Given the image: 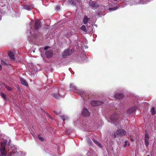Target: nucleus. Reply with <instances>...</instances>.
I'll list each match as a JSON object with an SVG mask.
<instances>
[{
	"label": "nucleus",
	"mask_w": 156,
	"mask_h": 156,
	"mask_svg": "<svg viewBox=\"0 0 156 156\" xmlns=\"http://www.w3.org/2000/svg\"><path fill=\"white\" fill-rule=\"evenodd\" d=\"M45 55L47 58H50L53 56V53L52 50H48L46 52Z\"/></svg>",
	"instance_id": "obj_8"
},
{
	"label": "nucleus",
	"mask_w": 156,
	"mask_h": 156,
	"mask_svg": "<svg viewBox=\"0 0 156 156\" xmlns=\"http://www.w3.org/2000/svg\"><path fill=\"white\" fill-rule=\"evenodd\" d=\"M9 55L11 59L12 60H14L15 59V56L13 52H10L9 53Z\"/></svg>",
	"instance_id": "obj_14"
},
{
	"label": "nucleus",
	"mask_w": 156,
	"mask_h": 156,
	"mask_svg": "<svg viewBox=\"0 0 156 156\" xmlns=\"http://www.w3.org/2000/svg\"><path fill=\"white\" fill-rule=\"evenodd\" d=\"M51 95L57 99H58L60 97H61V95L58 92V93H53L51 94Z\"/></svg>",
	"instance_id": "obj_11"
},
{
	"label": "nucleus",
	"mask_w": 156,
	"mask_h": 156,
	"mask_svg": "<svg viewBox=\"0 0 156 156\" xmlns=\"http://www.w3.org/2000/svg\"><path fill=\"white\" fill-rule=\"evenodd\" d=\"M70 87L74 92H78L81 97L83 98L84 100H86L90 98V94H89L87 93H85L81 90L78 89L77 87L75 86V85L73 84H70Z\"/></svg>",
	"instance_id": "obj_2"
},
{
	"label": "nucleus",
	"mask_w": 156,
	"mask_h": 156,
	"mask_svg": "<svg viewBox=\"0 0 156 156\" xmlns=\"http://www.w3.org/2000/svg\"><path fill=\"white\" fill-rule=\"evenodd\" d=\"M149 138L148 135V132L147 131H146L145 132V139L144 140H148Z\"/></svg>",
	"instance_id": "obj_17"
},
{
	"label": "nucleus",
	"mask_w": 156,
	"mask_h": 156,
	"mask_svg": "<svg viewBox=\"0 0 156 156\" xmlns=\"http://www.w3.org/2000/svg\"><path fill=\"white\" fill-rule=\"evenodd\" d=\"M23 8L24 9L27 10L28 11H30L31 10V9L30 8L29 5H24Z\"/></svg>",
	"instance_id": "obj_20"
},
{
	"label": "nucleus",
	"mask_w": 156,
	"mask_h": 156,
	"mask_svg": "<svg viewBox=\"0 0 156 156\" xmlns=\"http://www.w3.org/2000/svg\"><path fill=\"white\" fill-rule=\"evenodd\" d=\"M50 47L48 46H46L44 47V50H47L48 48H49Z\"/></svg>",
	"instance_id": "obj_29"
},
{
	"label": "nucleus",
	"mask_w": 156,
	"mask_h": 156,
	"mask_svg": "<svg viewBox=\"0 0 156 156\" xmlns=\"http://www.w3.org/2000/svg\"><path fill=\"white\" fill-rule=\"evenodd\" d=\"M136 110V108L135 107H132L129 108L126 111V113L128 115H130L134 113Z\"/></svg>",
	"instance_id": "obj_9"
},
{
	"label": "nucleus",
	"mask_w": 156,
	"mask_h": 156,
	"mask_svg": "<svg viewBox=\"0 0 156 156\" xmlns=\"http://www.w3.org/2000/svg\"><path fill=\"white\" fill-rule=\"evenodd\" d=\"M82 115L84 117H88L90 115V113L86 108H84L82 112Z\"/></svg>",
	"instance_id": "obj_6"
},
{
	"label": "nucleus",
	"mask_w": 156,
	"mask_h": 156,
	"mask_svg": "<svg viewBox=\"0 0 156 156\" xmlns=\"http://www.w3.org/2000/svg\"><path fill=\"white\" fill-rule=\"evenodd\" d=\"M147 156H150L149 155H148Z\"/></svg>",
	"instance_id": "obj_44"
},
{
	"label": "nucleus",
	"mask_w": 156,
	"mask_h": 156,
	"mask_svg": "<svg viewBox=\"0 0 156 156\" xmlns=\"http://www.w3.org/2000/svg\"><path fill=\"white\" fill-rule=\"evenodd\" d=\"M20 80L22 85L27 87L28 86L27 83L24 79H23L22 78H20Z\"/></svg>",
	"instance_id": "obj_12"
},
{
	"label": "nucleus",
	"mask_w": 156,
	"mask_h": 156,
	"mask_svg": "<svg viewBox=\"0 0 156 156\" xmlns=\"http://www.w3.org/2000/svg\"><path fill=\"white\" fill-rule=\"evenodd\" d=\"M89 3L90 5L93 8L96 7L98 6V4L97 1H92V0H90Z\"/></svg>",
	"instance_id": "obj_10"
},
{
	"label": "nucleus",
	"mask_w": 156,
	"mask_h": 156,
	"mask_svg": "<svg viewBox=\"0 0 156 156\" xmlns=\"http://www.w3.org/2000/svg\"><path fill=\"white\" fill-rule=\"evenodd\" d=\"M4 65H6V66H7L8 65V64L7 63H6V62H5V63H4Z\"/></svg>",
	"instance_id": "obj_37"
},
{
	"label": "nucleus",
	"mask_w": 156,
	"mask_h": 156,
	"mask_svg": "<svg viewBox=\"0 0 156 156\" xmlns=\"http://www.w3.org/2000/svg\"><path fill=\"white\" fill-rule=\"evenodd\" d=\"M54 112L55 114L56 115H58L59 114L61 113V112H58L56 111H54Z\"/></svg>",
	"instance_id": "obj_26"
},
{
	"label": "nucleus",
	"mask_w": 156,
	"mask_h": 156,
	"mask_svg": "<svg viewBox=\"0 0 156 156\" xmlns=\"http://www.w3.org/2000/svg\"><path fill=\"white\" fill-rule=\"evenodd\" d=\"M77 1L78 2H80V0H77Z\"/></svg>",
	"instance_id": "obj_43"
},
{
	"label": "nucleus",
	"mask_w": 156,
	"mask_h": 156,
	"mask_svg": "<svg viewBox=\"0 0 156 156\" xmlns=\"http://www.w3.org/2000/svg\"><path fill=\"white\" fill-rule=\"evenodd\" d=\"M6 143L4 142L1 144V146L0 147L1 152L0 156H6V155L12 156L14 155L16 153V151L14 147H11L9 149L8 152H7L5 149V146Z\"/></svg>",
	"instance_id": "obj_1"
},
{
	"label": "nucleus",
	"mask_w": 156,
	"mask_h": 156,
	"mask_svg": "<svg viewBox=\"0 0 156 156\" xmlns=\"http://www.w3.org/2000/svg\"><path fill=\"white\" fill-rule=\"evenodd\" d=\"M93 141L96 145H98V141L97 140H95V139H93Z\"/></svg>",
	"instance_id": "obj_30"
},
{
	"label": "nucleus",
	"mask_w": 156,
	"mask_h": 156,
	"mask_svg": "<svg viewBox=\"0 0 156 156\" xmlns=\"http://www.w3.org/2000/svg\"><path fill=\"white\" fill-rule=\"evenodd\" d=\"M120 116V115L119 113H115L110 116V119L112 123L114 124L115 126H121V122L120 121L117 122Z\"/></svg>",
	"instance_id": "obj_3"
},
{
	"label": "nucleus",
	"mask_w": 156,
	"mask_h": 156,
	"mask_svg": "<svg viewBox=\"0 0 156 156\" xmlns=\"http://www.w3.org/2000/svg\"><path fill=\"white\" fill-rule=\"evenodd\" d=\"M150 111L152 115H154L156 114V111L155 110V108L154 107H152Z\"/></svg>",
	"instance_id": "obj_19"
},
{
	"label": "nucleus",
	"mask_w": 156,
	"mask_h": 156,
	"mask_svg": "<svg viewBox=\"0 0 156 156\" xmlns=\"http://www.w3.org/2000/svg\"><path fill=\"white\" fill-rule=\"evenodd\" d=\"M41 22L39 20L36 21L34 24V29L37 32L38 30V28L41 27Z\"/></svg>",
	"instance_id": "obj_7"
},
{
	"label": "nucleus",
	"mask_w": 156,
	"mask_h": 156,
	"mask_svg": "<svg viewBox=\"0 0 156 156\" xmlns=\"http://www.w3.org/2000/svg\"><path fill=\"white\" fill-rule=\"evenodd\" d=\"M118 8V7L116 6L113 8H109L108 9L110 11H114L117 10Z\"/></svg>",
	"instance_id": "obj_21"
},
{
	"label": "nucleus",
	"mask_w": 156,
	"mask_h": 156,
	"mask_svg": "<svg viewBox=\"0 0 156 156\" xmlns=\"http://www.w3.org/2000/svg\"><path fill=\"white\" fill-rule=\"evenodd\" d=\"M56 8H57L58 9L59 8V6H57Z\"/></svg>",
	"instance_id": "obj_41"
},
{
	"label": "nucleus",
	"mask_w": 156,
	"mask_h": 156,
	"mask_svg": "<svg viewBox=\"0 0 156 156\" xmlns=\"http://www.w3.org/2000/svg\"><path fill=\"white\" fill-rule=\"evenodd\" d=\"M48 117L50 118L51 119H53V118L50 115Z\"/></svg>",
	"instance_id": "obj_36"
},
{
	"label": "nucleus",
	"mask_w": 156,
	"mask_h": 156,
	"mask_svg": "<svg viewBox=\"0 0 156 156\" xmlns=\"http://www.w3.org/2000/svg\"><path fill=\"white\" fill-rule=\"evenodd\" d=\"M1 63L2 64V65H3L4 64V63H5V62H4V61L2 60H1Z\"/></svg>",
	"instance_id": "obj_31"
},
{
	"label": "nucleus",
	"mask_w": 156,
	"mask_h": 156,
	"mask_svg": "<svg viewBox=\"0 0 156 156\" xmlns=\"http://www.w3.org/2000/svg\"><path fill=\"white\" fill-rule=\"evenodd\" d=\"M43 112L45 114H47V112H45L44 111H43Z\"/></svg>",
	"instance_id": "obj_39"
},
{
	"label": "nucleus",
	"mask_w": 156,
	"mask_h": 156,
	"mask_svg": "<svg viewBox=\"0 0 156 156\" xmlns=\"http://www.w3.org/2000/svg\"><path fill=\"white\" fill-rule=\"evenodd\" d=\"M34 37H36V35H35L34 34Z\"/></svg>",
	"instance_id": "obj_42"
},
{
	"label": "nucleus",
	"mask_w": 156,
	"mask_h": 156,
	"mask_svg": "<svg viewBox=\"0 0 156 156\" xmlns=\"http://www.w3.org/2000/svg\"><path fill=\"white\" fill-rule=\"evenodd\" d=\"M0 95L5 100L6 99L5 95L3 93L1 92L0 93Z\"/></svg>",
	"instance_id": "obj_23"
},
{
	"label": "nucleus",
	"mask_w": 156,
	"mask_h": 156,
	"mask_svg": "<svg viewBox=\"0 0 156 156\" xmlns=\"http://www.w3.org/2000/svg\"><path fill=\"white\" fill-rule=\"evenodd\" d=\"M4 87H5V88L6 89L7 88V87H9V86L6 84H4Z\"/></svg>",
	"instance_id": "obj_35"
},
{
	"label": "nucleus",
	"mask_w": 156,
	"mask_h": 156,
	"mask_svg": "<svg viewBox=\"0 0 156 156\" xmlns=\"http://www.w3.org/2000/svg\"><path fill=\"white\" fill-rule=\"evenodd\" d=\"M91 105L93 106H96L98 105V101H92L91 103Z\"/></svg>",
	"instance_id": "obj_18"
},
{
	"label": "nucleus",
	"mask_w": 156,
	"mask_h": 156,
	"mask_svg": "<svg viewBox=\"0 0 156 156\" xmlns=\"http://www.w3.org/2000/svg\"><path fill=\"white\" fill-rule=\"evenodd\" d=\"M2 69V66L0 65V70H1Z\"/></svg>",
	"instance_id": "obj_40"
},
{
	"label": "nucleus",
	"mask_w": 156,
	"mask_h": 156,
	"mask_svg": "<svg viewBox=\"0 0 156 156\" xmlns=\"http://www.w3.org/2000/svg\"><path fill=\"white\" fill-rule=\"evenodd\" d=\"M126 133V132L123 129H118L116 132H113L112 134V136L114 138H117V135L120 136H124Z\"/></svg>",
	"instance_id": "obj_4"
},
{
	"label": "nucleus",
	"mask_w": 156,
	"mask_h": 156,
	"mask_svg": "<svg viewBox=\"0 0 156 156\" xmlns=\"http://www.w3.org/2000/svg\"><path fill=\"white\" fill-rule=\"evenodd\" d=\"M46 115L48 117L49 116V115H50L48 114V113H47V114Z\"/></svg>",
	"instance_id": "obj_38"
},
{
	"label": "nucleus",
	"mask_w": 156,
	"mask_h": 156,
	"mask_svg": "<svg viewBox=\"0 0 156 156\" xmlns=\"http://www.w3.org/2000/svg\"><path fill=\"white\" fill-rule=\"evenodd\" d=\"M115 97L116 99H119L122 98L123 97V95L120 93L117 94L115 95Z\"/></svg>",
	"instance_id": "obj_13"
},
{
	"label": "nucleus",
	"mask_w": 156,
	"mask_h": 156,
	"mask_svg": "<svg viewBox=\"0 0 156 156\" xmlns=\"http://www.w3.org/2000/svg\"><path fill=\"white\" fill-rule=\"evenodd\" d=\"M72 53L71 51H70L69 49H67L66 50H65L62 53V57L65 58L67 56L70 55Z\"/></svg>",
	"instance_id": "obj_5"
},
{
	"label": "nucleus",
	"mask_w": 156,
	"mask_h": 156,
	"mask_svg": "<svg viewBox=\"0 0 156 156\" xmlns=\"http://www.w3.org/2000/svg\"><path fill=\"white\" fill-rule=\"evenodd\" d=\"M98 147H100L101 148L102 147V146L101 145V144L100 143H99L98 142Z\"/></svg>",
	"instance_id": "obj_32"
},
{
	"label": "nucleus",
	"mask_w": 156,
	"mask_h": 156,
	"mask_svg": "<svg viewBox=\"0 0 156 156\" xmlns=\"http://www.w3.org/2000/svg\"><path fill=\"white\" fill-rule=\"evenodd\" d=\"M7 89L9 91H11L12 90V89L10 87H7Z\"/></svg>",
	"instance_id": "obj_27"
},
{
	"label": "nucleus",
	"mask_w": 156,
	"mask_h": 156,
	"mask_svg": "<svg viewBox=\"0 0 156 156\" xmlns=\"http://www.w3.org/2000/svg\"><path fill=\"white\" fill-rule=\"evenodd\" d=\"M103 103V102L102 101H98V106L99 105H101Z\"/></svg>",
	"instance_id": "obj_28"
},
{
	"label": "nucleus",
	"mask_w": 156,
	"mask_h": 156,
	"mask_svg": "<svg viewBox=\"0 0 156 156\" xmlns=\"http://www.w3.org/2000/svg\"><path fill=\"white\" fill-rule=\"evenodd\" d=\"M90 20V19L87 17L86 16H84L83 20V22L84 24H86L87 22Z\"/></svg>",
	"instance_id": "obj_15"
},
{
	"label": "nucleus",
	"mask_w": 156,
	"mask_h": 156,
	"mask_svg": "<svg viewBox=\"0 0 156 156\" xmlns=\"http://www.w3.org/2000/svg\"><path fill=\"white\" fill-rule=\"evenodd\" d=\"M129 142L128 141H125V146H126L127 145V144H128Z\"/></svg>",
	"instance_id": "obj_33"
},
{
	"label": "nucleus",
	"mask_w": 156,
	"mask_h": 156,
	"mask_svg": "<svg viewBox=\"0 0 156 156\" xmlns=\"http://www.w3.org/2000/svg\"><path fill=\"white\" fill-rule=\"evenodd\" d=\"M38 137L39 138V139L41 141H43L44 140V138L42 137H41V135H38Z\"/></svg>",
	"instance_id": "obj_24"
},
{
	"label": "nucleus",
	"mask_w": 156,
	"mask_h": 156,
	"mask_svg": "<svg viewBox=\"0 0 156 156\" xmlns=\"http://www.w3.org/2000/svg\"><path fill=\"white\" fill-rule=\"evenodd\" d=\"M60 117L63 119V121H67L69 119V117L66 115H62L60 116Z\"/></svg>",
	"instance_id": "obj_16"
},
{
	"label": "nucleus",
	"mask_w": 156,
	"mask_h": 156,
	"mask_svg": "<svg viewBox=\"0 0 156 156\" xmlns=\"http://www.w3.org/2000/svg\"><path fill=\"white\" fill-rule=\"evenodd\" d=\"M1 19V18H0V20Z\"/></svg>",
	"instance_id": "obj_45"
},
{
	"label": "nucleus",
	"mask_w": 156,
	"mask_h": 156,
	"mask_svg": "<svg viewBox=\"0 0 156 156\" xmlns=\"http://www.w3.org/2000/svg\"><path fill=\"white\" fill-rule=\"evenodd\" d=\"M130 138L131 140L133 142V141H134V139H133V138H132V137H131V136H130Z\"/></svg>",
	"instance_id": "obj_34"
},
{
	"label": "nucleus",
	"mask_w": 156,
	"mask_h": 156,
	"mask_svg": "<svg viewBox=\"0 0 156 156\" xmlns=\"http://www.w3.org/2000/svg\"><path fill=\"white\" fill-rule=\"evenodd\" d=\"M80 29L82 30L84 32H87L85 26L83 25L80 28Z\"/></svg>",
	"instance_id": "obj_22"
},
{
	"label": "nucleus",
	"mask_w": 156,
	"mask_h": 156,
	"mask_svg": "<svg viewBox=\"0 0 156 156\" xmlns=\"http://www.w3.org/2000/svg\"><path fill=\"white\" fill-rule=\"evenodd\" d=\"M145 144L146 146L147 147L149 145L148 140H144Z\"/></svg>",
	"instance_id": "obj_25"
}]
</instances>
